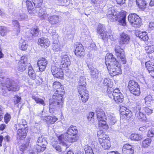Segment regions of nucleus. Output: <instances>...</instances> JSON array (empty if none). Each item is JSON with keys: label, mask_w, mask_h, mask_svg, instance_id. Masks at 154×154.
Wrapping results in <instances>:
<instances>
[{"label": "nucleus", "mask_w": 154, "mask_h": 154, "mask_svg": "<svg viewBox=\"0 0 154 154\" xmlns=\"http://www.w3.org/2000/svg\"><path fill=\"white\" fill-rule=\"evenodd\" d=\"M78 133L76 127L71 126L66 132L58 137V139L61 142L66 141L69 142H74L78 140V137L75 135Z\"/></svg>", "instance_id": "f257e3e1"}, {"label": "nucleus", "mask_w": 154, "mask_h": 154, "mask_svg": "<svg viewBox=\"0 0 154 154\" xmlns=\"http://www.w3.org/2000/svg\"><path fill=\"white\" fill-rule=\"evenodd\" d=\"M96 114L99 122L98 125L100 129L104 130H107L109 128L106 120L107 119L104 112L100 108L97 109Z\"/></svg>", "instance_id": "f03ea898"}, {"label": "nucleus", "mask_w": 154, "mask_h": 154, "mask_svg": "<svg viewBox=\"0 0 154 154\" xmlns=\"http://www.w3.org/2000/svg\"><path fill=\"white\" fill-rule=\"evenodd\" d=\"M32 1L35 8H37L35 10L38 11V14L39 16L42 17L44 19H46L47 17L48 18V19L59 18L56 15L50 16L49 14H47L45 11H43V9L39 8L42 5L43 0H32Z\"/></svg>", "instance_id": "7ed1b4c3"}, {"label": "nucleus", "mask_w": 154, "mask_h": 154, "mask_svg": "<svg viewBox=\"0 0 154 154\" xmlns=\"http://www.w3.org/2000/svg\"><path fill=\"white\" fill-rule=\"evenodd\" d=\"M97 135L98 142L102 148L104 149H108L111 146L110 141L107 136L102 131L97 132Z\"/></svg>", "instance_id": "20e7f679"}, {"label": "nucleus", "mask_w": 154, "mask_h": 154, "mask_svg": "<svg viewBox=\"0 0 154 154\" xmlns=\"http://www.w3.org/2000/svg\"><path fill=\"white\" fill-rule=\"evenodd\" d=\"M22 122L17 124L16 128L18 129L17 131V137L18 138L23 140L25 138L26 136V133L25 128L26 126V122L25 120H21Z\"/></svg>", "instance_id": "39448f33"}, {"label": "nucleus", "mask_w": 154, "mask_h": 154, "mask_svg": "<svg viewBox=\"0 0 154 154\" xmlns=\"http://www.w3.org/2000/svg\"><path fill=\"white\" fill-rule=\"evenodd\" d=\"M113 10L111 8L108 9L107 16L111 19H114L117 18L118 19H125L126 12L125 11L119 12L118 11Z\"/></svg>", "instance_id": "423d86ee"}, {"label": "nucleus", "mask_w": 154, "mask_h": 154, "mask_svg": "<svg viewBox=\"0 0 154 154\" xmlns=\"http://www.w3.org/2000/svg\"><path fill=\"white\" fill-rule=\"evenodd\" d=\"M107 68L110 74L112 76L118 75L122 73L120 66L118 62H115L114 64H112L109 66H107Z\"/></svg>", "instance_id": "0eeeda50"}, {"label": "nucleus", "mask_w": 154, "mask_h": 154, "mask_svg": "<svg viewBox=\"0 0 154 154\" xmlns=\"http://www.w3.org/2000/svg\"><path fill=\"white\" fill-rule=\"evenodd\" d=\"M128 88L131 93L136 96H139L140 93V86L138 83L133 80L129 81Z\"/></svg>", "instance_id": "6e6552de"}, {"label": "nucleus", "mask_w": 154, "mask_h": 154, "mask_svg": "<svg viewBox=\"0 0 154 154\" xmlns=\"http://www.w3.org/2000/svg\"><path fill=\"white\" fill-rule=\"evenodd\" d=\"M116 55L118 59L121 60L122 64L126 63V60L125 53L123 49L121 48L120 46L116 45L114 48Z\"/></svg>", "instance_id": "1a4fd4ad"}, {"label": "nucleus", "mask_w": 154, "mask_h": 154, "mask_svg": "<svg viewBox=\"0 0 154 154\" xmlns=\"http://www.w3.org/2000/svg\"><path fill=\"white\" fill-rule=\"evenodd\" d=\"M57 64L55 66H52L51 67V72L53 75L56 78L62 79L63 77V72L62 70V67H58Z\"/></svg>", "instance_id": "9d476101"}, {"label": "nucleus", "mask_w": 154, "mask_h": 154, "mask_svg": "<svg viewBox=\"0 0 154 154\" xmlns=\"http://www.w3.org/2000/svg\"><path fill=\"white\" fill-rule=\"evenodd\" d=\"M64 90L63 85L56 91L54 94L53 96V99L59 102L60 104H63L62 96L64 94Z\"/></svg>", "instance_id": "9b49d317"}, {"label": "nucleus", "mask_w": 154, "mask_h": 154, "mask_svg": "<svg viewBox=\"0 0 154 154\" xmlns=\"http://www.w3.org/2000/svg\"><path fill=\"white\" fill-rule=\"evenodd\" d=\"M113 100L117 103H121L123 101L124 96L118 88L114 90L112 93Z\"/></svg>", "instance_id": "f8f14e48"}, {"label": "nucleus", "mask_w": 154, "mask_h": 154, "mask_svg": "<svg viewBox=\"0 0 154 154\" xmlns=\"http://www.w3.org/2000/svg\"><path fill=\"white\" fill-rule=\"evenodd\" d=\"M130 41V36L128 34L123 32L120 35L119 39V43L120 46L128 45Z\"/></svg>", "instance_id": "ddd939ff"}, {"label": "nucleus", "mask_w": 154, "mask_h": 154, "mask_svg": "<svg viewBox=\"0 0 154 154\" xmlns=\"http://www.w3.org/2000/svg\"><path fill=\"white\" fill-rule=\"evenodd\" d=\"M78 90L79 96L81 97L82 102H86L88 100L89 97L88 91L86 89V87L84 88L81 87H78Z\"/></svg>", "instance_id": "4468645a"}, {"label": "nucleus", "mask_w": 154, "mask_h": 154, "mask_svg": "<svg viewBox=\"0 0 154 154\" xmlns=\"http://www.w3.org/2000/svg\"><path fill=\"white\" fill-rule=\"evenodd\" d=\"M63 104H60L59 102L53 100V99L50 101L49 105V112L50 113H53L57 108L62 107Z\"/></svg>", "instance_id": "2eb2a0df"}, {"label": "nucleus", "mask_w": 154, "mask_h": 154, "mask_svg": "<svg viewBox=\"0 0 154 154\" xmlns=\"http://www.w3.org/2000/svg\"><path fill=\"white\" fill-rule=\"evenodd\" d=\"M27 61V58L26 56H23L21 57L18 63L17 69L20 71L23 72L26 68V63Z\"/></svg>", "instance_id": "dca6fc26"}, {"label": "nucleus", "mask_w": 154, "mask_h": 154, "mask_svg": "<svg viewBox=\"0 0 154 154\" xmlns=\"http://www.w3.org/2000/svg\"><path fill=\"white\" fill-rule=\"evenodd\" d=\"M105 63L107 66H109L112 64H114L115 62H118L116 59L111 53L107 54L105 58Z\"/></svg>", "instance_id": "f3484780"}, {"label": "nucleus", "mask_w": 154, "mask_h": 154, "mask_svg": "<svg viewBox=\"0 0 154 154\" xmlns=\"http://www.w3.org/2000/svg\"><path fill=\"white\" fill-rule=\"evenodd\" d=\"M135 116L138 119H141L142 121H145L146 120L145 115L143 113V109H141L140 106H139L136 107Z\"/></svg>", "instance_id": "a211bd4d"}, {"label": "nucleus", "mask_w": 154, "mask_h": 154, "mask_svg": "<svg viewBox=\"0 0 154 154\" xmlns=\"http://www.w3.org/2000/svg\"><path fill=\"white\" fill-rule=\"evenodd\" d=\"M48 64L47 60L44 58H42L38 60L37 65L39 67V70L43 72L45 70Z\"/></svg>", "instance_id": "6ab92c4d"}, {"label": "nucleus", "mask_w": 154, "mask_h": 154, "mask_svg": "<svg viewBox=\"0 0 154 154\" xmlns=\"http://www.w3.org/2000/svg\"><path fill=\"white\" fill-rule=\"evenodd\" d=\"M60 63L59 64L60 67L63 68L67 67L70 65V61L69 57L67 55H63Z\"/></svg>", "instance_id": "aec40b11"}, {"label": "nucleus", "mask_w": 154, "mask_h": 154, "mask_svg": "<svg viewBox=\"0 0 154 154\" xmlns=\"http://www.w3.org/2000/svg\"><path fill=\"white\" fill-rule=\"evenodd\" d=\"M122 151L123 154H134V152L133 147L128 144L124 145Z\"/></svg>", "instance_id": "412c9836"}, {"label": "nucleus", "mask_w": 154, "mask_h": 154, "mask_svg": "<svg viewBox=\"0 0 154 154\" xmlns=\"http://www.w3.org/2000/svg\"><path fill=\"white\" fill-rule=\"evenodd\" d=\"M6 87L9 91H16L19 89V86L14 81H10L6 85Z\"/></svg>", "instance_id": "4be33fe9"}, {"label": "nucleus", "mask_w": 154, "mask_h": 154, "mask_svg": "<svg viewBox=\"0 0 154 154\" xmlns=\"http://www.w3.org/2000/svg\"><path fill=\"white\" fill-rule=\"evenodd\" d=\"M38 43L42 47L47 48L49 46L50 42L48 38L42 37L38 39Z\"/></svg>", "instance_id": "5701e85b"}, {"label": "nucleus", "mask_w": 154, "mask_h": 154, "mask_svg": "<svg viewBox=\"0 0 154 154\" xmlns=\"http://www.w3.org/2000/svg\"><path fill=\"white\" fill-rule=\"evenodd\" d=\"M75 54L76 56L80 57L84 56L85 55V51L82 44H79L76 47Z\"/></svg>", "instance_id": "b1692460"}, {"label": "nucleus", "mask_w": 154, "mask_h": 154, "mask_svg": "<svg viewBox=\"0 0 154 154\" xmlns=\"http://www.w3.org/2000/svg\"><path fill=\"white\" fill-rule=\"evenodd\" d=\"M148 0H136V4L142 11H145Z\"/></svg>", "instance_id": "393cba45"}, {"label": "nucleus", "mask_w": 154, "mask_h": 154, "mask_svg": "<svg viewBox=\"0 0 154 154\" xmlns=\"http://www.w3.org/2000/svg\"><path fill=\"white\" fill-rule=\"evenodd\" d=\"M150 95H149L145 98L146 104L149 106H151L152 109H154V100Z\"/></svg>", "instance_id": "a878e982"}, {"label": "nucleus", "mask_w": 154, "mask_h": 154, "mask_svg": "<svg viewBox=\"0 0 154 154\" xmlns=\"http://www.w3.org/2000/svg\"><path fill=\"white\" fill-rule=\"evenodd\" d=\"M42 119L47 123L53 124L57 120V118L55 116H47L42 117Z\"/></svg>", "instance_id": "bb28decb"}, {"label": "nucleus", "mask_w": 154, "mask_h": 154, "mask_svg": "<svg viewBox=\"0 0 154 154\" xmlns=\"http://www.w3.org/2000/svg\"><path fill=\"white\" fill-rule=\"evenodd\" d=\"M149 61L145 63L146 67L152 76L154 78V65L150 64Z\"/></svg>", "instance_id": "cd10ccee"}, {"label": "nucleus", "mask_w": 154, "mask_h": 154, "mask_svg": "<svg viewBox=\"0 0 154 154\" xmlns=\"http://www.w3.org/2000/svg\"><path fill=\"white\" fill-rule=\"evenodd\" d=\"M89 69H90V75L91 77L94 79H97L100 74V72L96 68H90L88 66Z\"/></svg>", "instance_id": "c85d7f7f"}, {"label": "nucleus", "mask_w": 154, "mask_h": 154, "mask_svg": "<svg viewBox=\"0 0 154 154\" xmlns=\"http://www.w3.org/2000/svg\"><path fill=\"white\" fill-rule=\"evenodd\" d=\"M122 109L124 111L121 112V114L123 116H125H125L127 118H130L132 116L131 111L125 107H123Z\"/></svg>", "instance_id": "c756f323"}, {"label": "nucleus", "mask_w": 154, "mask_h": 154, "mask_svg": "<svg viewBox=\"0 0 154 154\" xmlns=\"http://www.w3.org/2000/svg\"><path fill=\"white\" fill-rule=\"evenodd\" d=\"M132 26L135 28H139L142 25L140 20H128Z\"/></svg>", "instance_id": "7c9ffc66"}, {"label": "nucleus", "mask_w": 154, "mask_h": 154, "mask_svg": "<svg viewBox=\"0 0 154 154\" xmlns=\"http://www.w3.org/2000/svg\"><path fill=\"white\" fill-rule=\"evenodd\" d=\"M107 119L108 123L111 125H114L116 122V118L111 113L108 114Z\"/></svg>", "instance_id": "2f4dec72"}, {"label": "nucleus", "mask_w": 154, "mask_h": 154, "mask_svg": "<svg viewBox=\"0 0 154 154\" xmlns=\"http://www.w3.org/2000/svg\"><path fill=\"white\" fill-rule=\"evenodd\" d=\"M136 35L143 41H146L148 39V36L146 32H141L139 31Z\"/></svg>", "instance_id": "473e14b6"}, {"label": "nucleus", "mask_w": 154, "mask_h": 154, "mask_svg": "<svg viewBox=\"0 0 154 154\" xmlns=\"http://www.w3.org/2000/svg\"><path fill=\"white\" fill-rule=\"evenodd\" d=\"M28 74L31 79L34 80L36 78V75L32 67L29 66L28 68Z\"/></svg>", "instance_id": "72a5a7b5"}, {"label": "nucleus", "mask_w": 154, "mask_h": 154, "mask_svg": "<svg viewBox=\"0 0 154 154\" xmlns=\"http://www.w3.org/2000/svg\"><path fill=\"white\" fill-rule=\"evenodd\" d=\"M143 137L141 135L136 134H132L130 135L129 137L132 140L139 141L141 140Z\"/></svg>", "instance_id": "f704fd0d"}, {"label": "nucleus", "mask_w": 154, "mask_h": 154, "mask_svg": "<svg viewBox=\"0 0 154 154\" xmlns=\"http://www.w3.org/2000/svg\"><path fill=\"white\" fill-rule=\"evenodd\" d=\"M46 148V146L42 145L41 144H37L34 147V149L39 153L43 152Z\"/></svg>", "instance_id": "c9c22d12"}, {"label": "nucleus", "mask_w": 154, "mask_h": 154, "mask_svg": "<svg viewBox=\"0 0 154 154\" xmlns=\"http://www.w3.org/2000/svg\"><path fill=\"white\" fill-rule=\"evenodd\" d=\"M52 46V49L55 51H60L62 48V46L60 45L59 43L55 42L54 41L53 42Z\"/></svg>", "instance_id": "e433bc0d"}, {"label": "nucleus", "mask_w": 154, "mask_h": 154, "mask_svg": "<svg viewBox=\"0 0 154 154\" xmlns=\"http://www.w3.org/2000/svg\"><path fill=\"white\" fill-rule=\"evenodd\" d=\"M48 32L52 36V39L57 42L58 37V35L57 33L56 30L54 29H50L49 30Z\"/></svg>", "instance_id": "4c0bfd02"}, {"label": "nucleus", "mask_w": 154, "mask_h": 154, "mask_svg": "<svg viewBox=\"0 0 154 154\" xmlns=\"http://www.w3.org/2000/svg\"><path fill=\"white\" fill-rule=\"evenodd\" d=\"M86 79L84 76H81L79 81V86L82 87L84 88L86 87Z\"/></svg>", "instance_id": "58836bf2"}, {"label": "nucleus", "mask_w": 154, "mask_h": 154, "mask_svg": "<svg viewBox=\"0 0 154 154\" xmlns=\"http://www.w3.org/2000/svg\"><path fill=\"white\" fill-rule=\"evenodd\" d=\"M37 143L42 145L47 146L48 143L46 139L43 137H39L37 140Z\"/></svg>", "instance_id": "ea45409f"}, {"label": "nucleus", "mask_w": 154, "mask_h": 154, "mask_svg": "<svg viewBox=\"0 0 154 154\" xmlns=\"http://www.w3.org/2000/svg\"><path fill=\"white\" fill-rule=\"evenodd\" d=\"M9 32V30L7 28L4 26H0V35L2 36L6 35L7 33Z\"/></svg>", "instance_id": "a19ab883"}, {"label": "nucleus", "mask_w": 154, "mask_h": 154, "mask_svg": "<svg viewBox=\"0 0 154 154\" xmlns=\"http://www.w3.org/2000/svg\"><path fill=\"white\" fill-rule=\"evenodd\" d=\"M105 30L106 28L103 24H100L98 25L97 31L99 34L101 35L105 32Z\"/></svg>", "instance_id": "79ce46f5"}, {"label": "nucleus", "mask_w": 154, "mask_h": 154, "mask_svg": "<svg viewBox=\"0 0 154 154\" xmlns=\"http://www.w3.org/2000/svg\"><path fill=\"white\" fill-rule=\"evenodd\" d=\"M151 142V140L150 138H147L143 140L142 143V146L144 148H147L150 146Z\"/></svg>", "instance_id": "37998d69"}, {"label": "nucleus", "mask_w": 154, "mask_h": 154, "mask_svg": "<svg viewBox=\"0 0 154 154\" xmlns=\"http://www.w3.org/2000/svg\"><path fill=\"white\" fill-rule=\"evenodd\" d=\"M39 30L38 28H33L31 29L30 31V36H37L39 34Z\"/></svg>", "instance_id": "c03bdc74"}, {"label": "nucleus", "mask_w": 154, "mask_h": 154, "mask_svg": "<svg viewBox=\"0 0 154 154\" xmlns=\"http://www.w3.org/2000/svg\"><path fill=\"white\" fill-rule=\"evenodd\" d=\"M26 4L29 12L32 14V11H34L35 10V9L33 10V7L32 3L30 1H26Z\"/></svg>", "instance_id": "a18cd8bd"}, {"label": "nucleus", "mask_w": 154, "mask_h": 154, "mask_svg": "<svg viewBox=\"0 0 154 154\" xmlns=\"http://www.w3.org/2000/svg\"><path fill=\"white\" fill-rule=\"evenodd\" d=\"M32 98L37 103L41 104L43 106L45 105L44 101L42 99L38 97H37L35 95H32Z\"/></svg>", "instance_id": "49530a36"}, {"label": "nucleus", "mask_w": 154, "mask_h": 154, "mask_svg": "<svg viewBox=\"0 0 154 154\" xmlns=\"http://www.w3.org/2000/svg\"><path fill=\"white\" fill-rule=\"evenodd\" d=\"M103 83L104 86L109 87L112 84L111 80L109 78L104 79L103 81Z\"/></svg>", "instance_id": "de8ad7c7"}, {"label": "nucleus", "mask_w": 154, "mask_h": 154, "mask_svg": "<svg viewBox=\"0 0 154 154\" xmlns=\"http://www.w3.org/2000/svg\"><path fill=\"white\" fill-rule=\"evenodd\" d=\"M53 146L54 148L59 152V153L60 154H66V152H65V151H64L65 149H63L62 148H61L60 146H56L53 145Z\"/></svg>", "instance_id": "09e8293b"}, {"label": "nucleus", "mask_w": 154, "mask_h": 154, "mask_svg": "<svg viewBox=\"0 0 154 154\" xmlns=\"http://www.w3.org/2000/svg\"><path fill=\"white\" fill-rule=\"evenodd\" d=\"M20 44H22L21 45L20 49L22 50H25L27 48V45H26V42L23 39H21L20 41Z\"/></svg>", "instance_id": "8fccbe9b"}, {"label": "nucleus", "mask_w": 154, "mask_h": 154, "mask_svg": "<svg viewBox=\"0 0 154 154\" xmlns=\"http://www.w3.org/2000/svg\"><path fill=\"white\" fill-rule=\"evenodd\" d=\"M145 50L148 54H151L154 52V46H147L145 48Z\"/></svg>", "instance_id": "3c124183"}, {"label": "nucleus", "mask_w": 154, "mask_h": 154, "mask_svg": "<svg viewBox=\"0 0 154 154\" xmlns=\"http://www.w3.org/2000/svg\"><path fill=\"white\" fill-rule=\"evenodd\" d=\"M140 17L135 13L130 14L128 17V19H139Z\"/></svg>", "instance_id": "603ef678"}, {"label": "nucleus", "mask_w": 154, "mask_h": 154, "mask_svg": "<svg viewBox=\"0 0 154 154\" xmlns=\"http://www.w3.org/2000/svg\"><path fill=\"white\" fill-rule=\"evenodd\" d=\"M150 109L148 107H145L143 108V109H143V111H144L147 115H149L152 114V113L153 109Z\"/></svg>", "instance_id": "864d4df0"}, {"label": "nucleus", "mask_w": 154, "mask_h": 154, "mask_svg": "<svg viewBox=\"0 0 154 154\" xmlns=\"http://www.w3.org/2000/svg\"><path fill=\"white\" fill-rule=\"evenodd\" d=\"M102 37V39L103 40L106 41L108 39L109 34L106 31L104 32L101 34Z\"/></svg>", "instance_id": "5fc2aeb1"}, {"label": "nucleus", "mask_w": 154, "mask_h": 154, "mask_svg": "<svg viewBox=\"0 0 154 154\" xmlns=\"http://www.w3.org/2000/svg\"><path fill=\"white\" fill-rule=\"evenodd\" d=\"M62 85L59 82H55L53 84V87L55 90H57L59 88L62 87Z\"/></svg>", "instance_id": "6e6d98bb"}, {"label": "nucleus", "mask_w": 154, "mask_h": 154, "mask_svg": "<svg viewBox=\"0 0 154 154\" xmlns=\"http://www.w3.org/2000/svg\"><path fill=\"white\" fill-rule=\"evenodd\" d=\"M84 150L85 154H94L92 149L90 146L85 147Z\"/></svg>", "instance_id": "4d7b16f0"}, {"label": "nucleus", "mask_w": 154, "mask_h": 154, "mask_svg": "<svg viewBox=\"0 0 154 154\" xmlns=\"http://www.w3.org/2000/svg\"><path fill=\"white\" fill-rule=\"evenodd\" d=\"M21 98L17 95L15 96L14 97V104H17L20 102L21 100Z\"/></svg>", "instance_id": "13d9d810"}, {"label": "nucleus", "mask_w": 154, "mask_h": 154, "mask_svg": "<svg viewBox=\"0 0 154 154\" xmlns=\"http://www.w3.org/2000/svg\"><path fill=\"white\" fill-rule=\"evenodd\" d=\"M11 118V116L8 113H7L4 116L5 122L6 123H8L10 121Z\"/></svg>", "instance_id": "bf43d9fd"}, {"label": "nucleus", "mask_w": 154, "mask_h": 154, "mask_svg": "<svg viewBox=\"0 0 154 154\" xmlns=\"http://www.w3.org/2000/svg\"><path fill=\"white\" fill-rule=\"evenodd\" d=\"M147 135L149 137H153L154 135V128L150 129L148 131Z\"/></svg>", "instance_id": "052dcab7"}, {"label": "nucleus", "mask_w": 154, "mask_h": 154, "mask_svg": "<svg viewBox=\"0 0 154 154\" xmlns=\"http://www.w3.org/2000/svg\"><path fill=\"white\" fill-rule=\"evenodd\" d=\"M48 21L52 25L58 26L59 25V21L58 20H48Z\"/></svg>", "instance_id": "680f3d73"}, {"label": "nucleus", "mask_w": 154, "mask_h": 154, "mask_svg": "<svg viewBox=\"0 0 154 154\" xmlns=\"http://www.w3.org/2000/svg\"><path fill=\"white\" fill-rule=\"evenodd\" d=\"M94 112H90L88 116L87 117V119L88 121H90L92 119H94Z\"/></svg>", "instance_id": "e2e57ef3"}, {"label": "nucleus", "mask_w": 154, "mask_h": 154, "mask_svg": "<svg viewBox=\"0 0 154 154\" xmlns=\"http://www.w3.org/2000/svg\"><path fill=\"white\" fill-rule=\"evenodd\" d=\"M119 24L120 25L125 26L126 25L125 20H119Z\"/></svg>", "instance_id": "0e129e2a"}, {"label": "nucleus", "mask_w": 154, "mask_h": 154, "mask_svg": "<svg viewBox=\"0 0 154 154\" xmlns=\"http://www.w3.org/2000/svg\"><path fill=\"white\" fill-rule=\"evenodd\" d=\"M109 88H108L107 90V92L109 94H110L112 93V92H113V89L111 88V86L110 87H109Z\"/></svg>", "instance_id": "69168bd1"}, {"label": "nucleus", "mask_w": 154, "mask_h": 154, "mask_svg": "<svg viewBox=\"0 0 154 154\" xmlns=\"http://www.w3.org/2000/svg\"><path fill=\"white\" fill-rule=\"evenodd\" d=\"M12 23L16 27L20 26L18 21L17 20H14L12 22Z\"/></svg>", "instance_id": "338daca9"}, {"label": "nucleus", "mask_w": 154, "mask_h": 154, "mask_svg": "<svg viewBox=\"0 0 154 154\" xmlns=\"http://www.w3.org/2000/svg\"><path fill=\"white\" fill-rule=\"evenodd\" d=\"M116 2L118 4H123L125 2V0H116Z\"/></svg>", "instance_id": "774afa93"}]
</instances>
